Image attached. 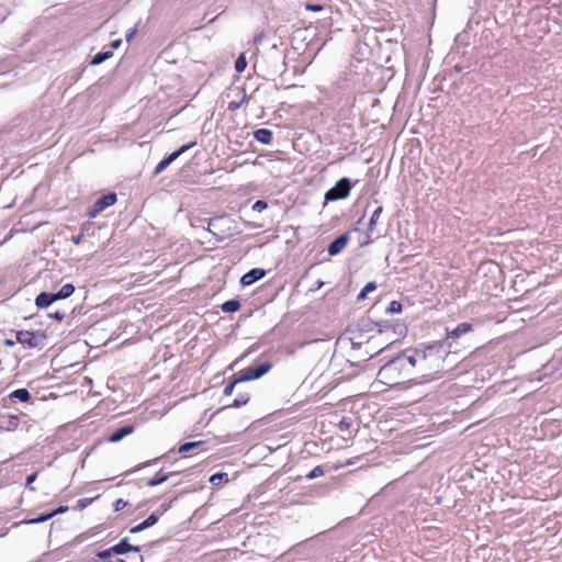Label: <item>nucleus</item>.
Returning a JSON list of instances; mask_svg holds the SVG:
<instances>
[{
	"mask_svg": "<svg viewBox=\"0 0 562 562\" xmlns=\"http://www.w3.org/2000/svg\"><path fill=\"white\" fill-rule=\"evenodd\" d=\"M82 237H83V234L81 233V234H79L78 236L72 237V239H71V240H72V243H74L75 245H79V244L81 243V240H82Z\"/></svg>",
	"mask_w": 562,
	"mask_h": 562,
	"instance_id": "c9c22d12",
	"label": "nucleus"
},
{
	"mask_svg": "<svg viewBox=\"0 0 562 562\" xmlns=\"http://www.w3.org/2000/svg\"><path fill=\"white\" fill-rule=\"evenodd\" d=\"M306 9H307V10H312V11H321V10H322V7H321V5H317V4H307V5H306Z\"/></svg>",
	"mask_w": 562,
	"mask_h": 562,
	"instance_id": "e433bc0d",
	"label": "nucleus"
},
{
	"mask_svg": "<svg viewBox=\"0 0 562 562\" xmlns=\"http://www.w3.org/2000/svg\"><path fill=\"white\" fill-rule=\"evenodd\" d=\"M112 554H113V551H112V550H111V548H110V549H108V550L101 551L98 555H99L100 558L104 559V558H109V557H111Z\"/></svg>",
	"mask_w": 562,
	"mask_h": 562,
	"instance_id": "72a5a7b5",
	"label": "nucleus"
},
{
	"mask_svg": "<svg viewBox=\"0 0 562 562\" xmlns=\"http://www.w3.org/2000/svg\"><path fill=\"white\" fill-rule=\"evenodd\" d=\"M472 329V325L470 323H461L453 330L448 331L449 337L458 338Z\"/></svg>",
	"mask_w": 562,
	"mask_h": 562,
	"instance_id": "dca6fc26",
	"label": "nucleus"
},
{
	"mask_svg": "<svg viewBox=\"0 0 562 562\" xmlns=\"http://www.w3.org/2000/svg\"><path fill=\"white\" fill-rule=\"evenodd\" d=\"M228 481V474L227 473H215L210 477V483L213 485H220L222 482Z\"/></svg>",
	"mask_w": 562,
	"mask_h": 562,
	"instance_id": "4be33fe9",
	"label": "nucleus"
},
{
	"mask_svg": "<svg viewBox=\"0 0 562 562\" xmlns=\"http://www.w3.org/2000/svg\"><path fill=\"white\" fill-rule=\"evenodd\" d=\"M112 56H113L112 50H105V52L98 53L93 56V58L91 60V65H100L103 61H105L106 59L111 58Z\"/></svg>",
	"mask_w": 562,
	"mask_h": 562,
	"instance_id": "6ab92c4d",
	"label": "nucleus"
},
{
	"mask_svg": "<svg viewBox=\"0 0 562 562\" xmlns=\"http://www.w3.org/2000/svg\"><path fill=\"white\" fill-rule=\"evenodd\" d=\"M348 241H349V235L347 233L342 234L341 236L336 238L333 243H330V245L328 246V254L330 256H336V255L340 254L346 248Z\"/></svg>",
	"mask_w": 562,
	"mask_h": 562,
	"instance_id": "1a4fd4ad",
	"label": "nucleus"
},
{
	"mask_svg": "<svg viewBox=\"0 0 562 562\" xmlns=\"http://www.w3.org/2000/svg\"><path fill=\"white\" fill-rule=\"evenodd\" d=\"M414 374L431 376L443 369L449 351L442 342H434L423 348L406 350Z\"/></svg>",
	"mask_w": 562,
	"mask_h": 562,
	"instance_id": "f257e3e1",
	"label": "nucleus"
},
{
	"mask_svg": "<svg viewBox=\"0 0 562 562\" xmlns=\"http://www.w3.org/2000/svg\"><path fill=\"white\" fill-rule=\"evenodd\" d=\"M391 311L392 312H400L401 311V304L398 302L393 301L391 303Z\"/></svg>",
	"mask_w": 562,
	"mask_h": 562,
	"instance_id": "f704fd0d",
	"label": "nucleus"
},
{
	"mask_svg": "<svg viewBox=\"0 0 562 562\" xmlns=\"http://www.w3.org/2000/svg\"><path fill=\"white\" fill-rule=\"evenodd\" d=\"M126 506H127V502H125L122 498L116 499L115 503H114V509L116 512H120V510L124 509Z\"/></svg>",
	"mask_w": 562,
	"mask_h": 562,
	"instance_id": "2f4dec72",
	"label": "nucleus"
},
{
	"mask_svg": "<svg viewBox=\"0 0 562 562\" xmlns=\"http://www.w3.org/2000/svg\"><path fill=\"white\" fill-rule=\"evenodd\" d=\"M121 44H122V41L121 40H116V41L111 43V47L113 49H116V48H119L121 46Z\"/></svg>",
	"mask_w": 562,
	"mask_h": 562,
	"instance_id": "ea45409f",
	"label": "nucleus"
},
{
	"mask_svg": "<svg viewBox=\"0 0 562 562\" xmlns=\"http://www.w3.org/2000/svg\"><path fill=\"white\" fill-rule=\"evenodd\" d=\"M414 370L406 350L386 362L378 372V381L387 386H397L413 379Z\"/></svg>",
	"mask_w": 562,
	"mask_h": 562,
	"instance_id": "f03ea898",
	"label": "nucleus"
},
{
	"mask_svg": "<svg viewBox=\"0 0 562 562\" xmlns=\"http://www.w3.org/2000/svg\"><path fill=\"white\" fill-rule=\"evenodd\" d=\"M116 200L117 199L115 193H109L106 195L99 198L89 210V217L93 218L98 216L106 207L113 205L116 202Z\"/></svg>",
	"mask_w": 562,
	"mask_h": 562,
	"instance_id": "0eeeda50",
	"label": "nucleus"
},
{
	"mask_svg": "<svg viewBox=\"0 0 562 562\" xmlns=\"http://www.w3.org/2000/svg\"><path fill=\"white\" fill-rule=\"evenodd\" d=\"M270 370L271 363L269 362L261 363L257 368L249 367L240 371L237 381L245 382L256 380L267 374Z\"/></svg>",
	"mask_w": 562,
	"mask_h": 562,
	"instance_id": "39448f33",
	"label": "nucleus"
},
{
	"mask_svg": "<svg viewBox=\"0 0 562 562\" xmlns=\"http://www.w3.org/2000/svg\"><path fill=\"white\" fill-rule=\"evenodd\" d=\"M324 474V470L322 467H316L314 468L308 474H307V477L308 479H316L318 476H322Z\"/></svg>",
	"mask_w": 562,
	"mask_h": 562,
	"instance_id": "c85d7f7f",
	"label": "nucleus"
},
{
	"mask_svg": "<svg viewBox=\"0 0 562 562\" xmlns=\"http://www.w3.org/2000/svg\"><path fill=\"white\" fill-rule=\"evenodd\" d=\"M147 465H149V463H144V464L139 465L137 469H142V468L147 467Z\"/></svg>",
	"mask_w": 562,
	"mask_h": 562,
	"instance_id": "c03bdc74",
	"label": "nucleus"
},
{
	"mask_svg": "<svg viewBox=\"0 0 562 562\" xmlns=\"http://www.w3.org/2000/svg\"><path fill=\"white\" fill-rule=\"evenodd\" d=\"M55 301L56 297L54 296V294L42 292L37 295L35 303L38 307L45 308L48 307Z\"/></svg>",
	"mask_w": 562,
	"mask_h": 562,
	"instance_id": "4468645a",
	"label": "nucleus"
},
{
	"mask_svg": "<svg viewBox=\"0 0 562 562\" xmlns=\"http://www.w3.org/2000/svg\"><path fill=\"white\" fill-rule=\"evenodd\" d=\"M350 190H351V184H350L349 179L341 178L340 180H338L336 182V184L331 189H329L325 193V200L326 201H337V200L346 199L349 195Z\"/></svg>",
	"mask_w": 562,
	"mask_h": 562,
	"instance_id": "20e7f679",
	"label": "nucleus"
},
{
	"mask_svg": "<svg viewBox=\"0 0 562 562\" xmlns=\"http://www.w3.org/2000/svg\"><path fill=\"white\" fill-rule=\"evenodd\" d=\"M31 394L26 389H18L10 394V400L19 402H27Z\"/></svg>",
	"mask_w": 562,
	"mask_h": 562,
	"instance_id": "f3484780",
	"label": "nucleus"
},
{
	"mask_svg": "<svg viewBox=\"0 0 562 562\" xmlns=\"http://www.w3.org/2000/svg\"><path fill=\"white\" fill-rule=\"evenodd\" d=\"M382 206H378L372 215H371V218H370V222H369V231L372 232L373 231V226L375 225L376 221L379 220V217L381 216L382 214Z\"/></svg>",
	"mask_w": 562,
	"mask_h": 562,
	"instance_id": "5701e85b",
	"label": "nucleus"
},
{
	"mask_svg": "<svg viewBox=\"0 0 562 562\" xmlns=\"http://www.w3.org/2000/svg\"><path fill=\"white\" fill-rule=\"evenodd\" d=\"M249 401V394L247 393H244V394H239L233 402V406L235 407H240L245 404H247Z\"/></svg>",
	"mask_w": 562,
	"mask_h": 562,
	"instance_id": "b1692460",
	"label": "nucleus"
},
{
	"mask_svg": "<svg viewBox=\"0 0 562 562\" xmlns=\"http://www.w3.org/2000/svg\"><path fill=\"white\" fill-rule=\"evenodd\" d=\"M13 344H14V342H13L12 340H9V339H7V340H5V345H7V346H12Z\"/></svg>",
	"mask_w": 562,
	"mask_h": 562,
	"instance_id": "37998d69",
	"label": "nucleus"
},
{
	"mask_svg": "<svg viewBox=\"0 0 562 562\" xmlns=\"http://www.w3.org/2000/svg\"><path fill=\"white\" fill-rule=\"evenodd\" d=\"M75 291V286L71 283H67L61 286V289L54 294L57 300H63L69 297Z\"/></svg>",
	"mask_w": 562,
	"mask_h": 562,
	"instance_id": "a211bd4d",
	"label": "nucleus"
},
{
	"mask_svg": "<svg viewBox=\"0 0 562 562\" xmlns=\"http://www.w3.org/2000/svg\"><path fill=\"white\" fill-rule=\"evenodd\" d=\"M350 340H351V344H352L353 346H359V347H360V346L362 345V342H361V341H358V340H357V337H351V338H350Z\"/></svg>",
	"mask_w": 562,
	"mask_h": 562,
	"instance_id": "a19ab883",
	"label": "nucleus"
},
{
	"mask_svg": "<svg viewBox=\"0 0 562 562\" xmlns=\"http://www.w3.org/2000/svg\"><path fill=\"white\" fill-rule=\"evenodd\" d=\"M396 340L395 330L392 325H385L366 341V353L372 357L373 353L381 352L385 347Z\"/></svg>",
	"mask_w": 562,
	"mask_h": 562,
	"instance_id": "7ed1b4c3",
	"label": "nucleus"
},
{
	"mask_svg": "<svg viewBox=\"0 0 562 562\" xmlns=\"http://www.w3.org/2000/svg\"><path fill=\"white\" fill-rule=\"evenodd\" d=\"M254 137L261 144H270L272 140V132L267 128H259L254 132Z\"/></svg>",
	"mask_w": 562,
	"mask_h": 562,
	"instance_id": "2eb2a0df",
	"label": "nucleus"
},
{
	"mask_svg": "<svg viewBox=\"0 0 562 562\" xmlns=\"http://www.w3.org/2000/svg\"><path fill=\"white\" fill-rule=\"evenodd\" d=\"M114 554H125L130 551L139 552L138 547L130 544L128 539H122L117 544L111 548Z\"/></svg>",
	"mask_w": 562,
	"mask_h": 562,
	"instance_id": "9b49d317",
	"label": "nucleus"
},
{
	"mask_svg": "<svg viewBox=\"0 0 562 562\" xmlns=\"http://www.w3.org/2000/svg\"><path fill=\"white\" fill-rule=\"evenodd\" d=\"M56 514H57V512H50L48 514L41 515L37 518L31 519L29 522L30 524L44 522V521L50 519L52 517H54Z\"/></svg>",
	"mask_w": 562,
	"mask_h": 562,
	"instance_id": "a878e982",
	"label": "nucleus"
},
{
	"mask_svg": "<svg viewBox=\"0 0 562 562\" xmlns=\"http://www.w3.org/2000/svg\"><path fill=\"white\" fill-rule=\"evenodd\" d=\"M240 381H237V379H235L232 383L227 384L225 387H224V395L228 396V395H232L233 391H234V387L237 383H239Z\"/></svg>",
	"mask_w": 562,
	"mask_h": 562,
	"instance_id": "c756f323",
	"label": "nucleus"
},
{
	"mask_svg": "<svg viewBox=\"0 0 562 562\" xmlns=\"http://www.w3.org/2000/svg\"><path fill=\"white\" fill-rule=\"evenodd\" d=\"M158 518L155 514H151L149 515L143 522H140L139 525L131 528V532L132 533H137V532H140L151 526H154L156 522H157Z\"/></svg>",
	"mask_w": 562,
	"mask_h": 562,
	"instance_id": "ddd939ff",
	"label": "nucleus"
},
{
	"mask_svg": "<svg viewBox=\"0 0 562 562\" xmlns=\"http://www.w3.org/2000/svg\"><path fill=\"white\" fill-rule=\"evenodd\" d=\"M266 207H267V203L265 201H262V200L256 201L255 204L252 205V210L257 211V212H261Z\"/></svg>",
	"mask_w": 562,
	"mask_h": 562,
	"instance_id": "7c9ffc66",
	"label": "nucleus"
},
{
	"mask_svg": "<svg viewBox=\"0 0 562 562\" xmlns=\"http://www.w3.org/2000/svg\"><path fill=\"white\" fill-rule=\"evenodd\" d=\"M133 432H134V427L132 425H126V426L113 431L109 437V441L110 442H119L123 438H125L126 436H128Z\"/></svg>",
	"mask_w": 562,
	"mask_h": 562,
	"instance_id": "f8f14e48",
	"label": "nucleus"
},
{
	"mask_svg": "<svg viewBox=\"0 0 562 562\" xmlns=\"http://www.w3.org/2000/svg\"><path fill=\"white\" fill-rule=\"evenodd\" d=\"M67 509H68V507H67V506H60V507H59V508H57L55 512H57V514H58V513H64V512H66Z\"/></svg>",
	"mask_w": 562,
	"mask_h": 562,
	"instance_id": "79ce46f5",
	"label": "nucleus"
},
{
	"mask_svg": "<svg viewBox=\"0 0 562 562\" xmlns=\"http://www.w3.org/2000/svg\"><path fill=\"white\" fill-rule=\"evenodd\" d=\"M376 289V283L375 282H369L364 285V288L360 291V293L358 294V300L359 301H362L367 297V295L371 292H373L374 290Z\"/></svg>",
	"mask_w": 562,
	"mask_h": 562,
	"instance_id": "412c9836",
	"label": "nucleus"
},
{
	"mask_svg": "<svg viewBox=\"0 0 562 562\" xmlns=\"http://www.w3.org/2000/svg\"><path fill=\"white\" fill-rule=\"evenodd\" d=\"M199 445H200V442H186L182 446H180L179 452L186 453V452L192 450L193 448L198 447Z\"/></svg>",
	"mask_w": 562,
	"mask_h": 562,
	"instance_id": "cd10ccee",
	"label": "nucleus"
},
{
	"mask_svg": "<svg viewBox=\"0 0 562 562\" xmlns=\"http://www.w3.org/2000/svg\"><path fill=\"white\" fill-rule=\"evenodd\" d=\"M16 341L31 348H36L43 345L45 336L41 333H33L29 330L16 331Z\"/></svg>",
	"mask_w": 562,
	"mask_h": 562,
	"instance_id": "423d86ee",
	"label": "nucleus"
},
{
	"mask_svg": "<svg viewBox=\"0 0 562 562\" xmlns=\"http://www.w3.org/2000/svg\"><path fill=\"white\" fill-rule=\"evenodd\" d=\"M116 562H123V560L122 559H117Z\"/></svg>",
	"mask_w": 562,
	"mask_h": 562,
	"instance_id": "a18cd8bd",
	"label": "nucleus"
},
{
	"mask_svg": "<svg viewBox=\"0 0 562 562\" xmlns=\"http://www.w3.org/2000/svg\"><path fill=\"white\" fill-rule=\"evenodd\" d=\"M196 143L191 142L189 144L182 145L178 150L171 153L168 157L164 158L156 167L155 173H160L164 171L172 161H175L180 155L192 148Z\"/></svg>",
	"mask_w": 562,
	"mask_h": 562,
	"instance_id": "6e6552de",
	"label": "nucleus"
},
{
	"mask_svg": "<svg viewBox=\"0 0 562 562\" xmlns=\"http://www.w3.org/2000/svg\"><path fill=\"white\" fill-rule=\"evenodd\" d=\"M136 33V27L126 34V41L130 42Z\"/></svg>",
	"mask_w": 562,
	"mask_h": 562,
	"instance_id": "58836bf2",
	"label": "nucleus"
},
{
	"mask_svg": "<svg viewBox=\"0 0 562 562\" xmlns=\"http://www.w3.org/2000/svg\"><path fill=\"white\" fill-rule=\"evenodd\" d=\"M168 479H169V474L161 475L160 477H157V479H150V480H148L147 485L148 486H157V485L165 483Z\"/></svg>",
	"mask_w": 562,
	"mask_h": 562,
	"instance_id": "bb28decb",
	"label": "nucleus"
},
{
	"mask_svg": "<svg viewBox=\"0 0 562 562\" xmlns=\"http://www.w3.org/2000/svg\"><path fill=\"white\" fill-rule=\"evenodd\" d=\"M239 308H240V303H239V301H237V300H229V301H226V302L222 305V310H223L225 313H234V312H237Z\"/></svg>",
	"mask_w": 562,
	"mask_h": 562,
	"instance_id": "aec40b11",
	"label": "nucleus"
},
{
	"mask_svg": "<svg viewBox=\"0 0 562 562\" xmlns=\"http://www.w3.org/2000/svg\"><path fill=\"white\" fill-rule=\"evenodd\" d=\"M265 276H266V271L263 269L255 268V269H251L250 271H248L247 273H245L241 277L240 282L244 285H251L256 281L262 279Z\"/></svg>",
	"mask_w": 562,
	"mask_h": 562,
	"instance_id": "9d476101",
	"label": "nucleus"
},
{
	"mask_svg": "<svg viewBox=\"0 0 562 562\" xmlns=\"http://www.w3.org/2000/svg\"><path fill=\"white\" fill-rule=\"evenodd\" d=\"M49 316H50V317H54V318H56V319L61 321V319L65 317V314H64V313L56 312V313H54V314H50Z\"/></svg>",
	"mask_w": 562,
	"mask_h": 562,
	"instance_id": "4c0bfd02",
	"label": "nucleus"
},
{
	"mask_svg": "<svg viewBox=\"0 0 562 562\" xmlns=\"http://www.w3.org/2000/svg\"><path fill=\"white\" fill-rule=\"evenodd\" d=\"M37 473H33L27 476L26 479V486L30 487L31 491H34L35 488L31 486V484L36 480Z\"/></svg>",
	"mask_w": 562,
	"mask_h": 562,
	"instance_id": "473e14b6",
	"label": "nucleus"
},
{
	"mask_svg": "<svg viewBox=\"0 0 562 562\" xmlns=\"http://www.w3.org/2000/svg\"><path fill=\"white\" fill-rule=\"evenodd\" d=\"M247 67V60L244 55H240L235 61V69L237 72H243Z\"/></svg>",
	"mask_w": 562,
	"mask_h": 562,
	"instance_id": "393cba45",
	"label": "nucleus"
}]
</instances>
